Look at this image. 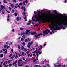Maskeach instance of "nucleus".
<instances>
[{
  "mask_svg": "<svg viewBox=\"0 0 67 67\" xmlns=\"http://www.w3.org/2000/svg\"><path fill=\"white\" fill-rule=\"evenodd\" d=\"M41 14V15H42V14H45V13H40V11H38L37 14H36L35 15V18L36 19V22L38 21H41V19H39V20H38V18H39V19H40L41 20H43L42 23H45V22H51V23H52L53 24H58V23L57 22H53L51 20L49 19L48 18L44 19V18H43L44 16L43 15H40Z\"/></svg>",
  "mask_w": 67,
  "mask_h": 67,
  "instance_id": "nucleus-1",
  "label": "nucleus"
},
{
  "mask_svg": "<svg viewBox=\"0 0 67 67\" xmlns=\"http://www.w3.org/2000/svg\"><path fill=\"white\" fill-rule=\"evenodd\" d=\"M30 32V30H27L26 31V34H28V35H30L31 34V35H35V37H36V38H38V36H40V35H43V36H45V35L48 34V33H50L51 32V30H48V29H47L46 30H45L43 32V34L42 35V33H41L40 34H37L36 32H33V31ZM28 32H29L28 33ZM37 35L36 36V35Z\"/></svg>",
  "mask_w": 67,
  "mask_h": 67,
  "instance_id": "nucleus-2",
  "label": "nucleus"
},
{
  "mask_svg": "<svg viewBox=\"0 0 67 67\" xmlns=\"http://www.w3.org/2000/svg\"><path fill=\"white\" fill-rule=\"evenodd\" d=\"M55 28L53 29V30H54V31H56V30H60L61 28H63V26H61L60 27H59L58 26L56 25H55Z\"/></svg>",
  "mask_w": 67,
  "mask_h": 67,
  "instance_id": "nucleus-3",
  "label": "nucleus"
},
{
  "mask_svg": "<svg viewBox=\"0 0 67 67\" xmlns=\"http://www.w3.org/2000/svg\"><path fill=\"white\" fill-rule=\"evenodd\" d=\"M53 12H55L54 13V14H55V15L56 16H62L61 15H62V14H59L58 13H57V12H56V10H53Z\"/></svg>",
  "mask_w": 67,
  "mask_h": 67,
  "instance_id": "nucleus-4",
  "label": "nucleus"
},
{
  "mask_svg": "<svg viewBox=\"0 0 67 67\" xmlns=\"http://www.w3.org/2000/svg\"><path fill=\"white\" fill-rule=\"evenodd\" d=\"M17 62H18V60H16L14 63H13V65L14 66V64H15L14 65L15 67H17V64H16V63H17Z\"/></svg>",
  "mask_w": 67,
  "mask_h": 67,
  "instance_id": "nucleus-5",
  "label": "nucleus"
},
{
  "mask_svg": "<svg viewBox=\"0 0 67 67\" xmlns=\"http://www.w3.org/2000/svg\"><path fill=\"white\" fill-rule=\"evenodd\" d=\"M23 14L24 15L25 17H24V19H25V21H27V19H26V16H25V12H23Z\"/></svg>",
  "mask_w": 67,
  "mask_h": 67,
  "instance_id": "nucleus-6",
  "label": "nucleus"
},
{
  "mask_svg": "<svg viewBox=\"0 0 67 67\" xmlns=\"http://www.w3.org/2000/svg\"><path fill=\"white\" fill-rule=\"evenodd\" d=\"M63 24L65 26L67 25V21L66 20H64V22L63 23Z\"/></svg>",
  "mask_w": 67,
  "mask_h": 67,
  "instance_id": "nucleus-7",
  "label": "nucleus"
},
{
  "mask_svg": "<svg viewBox=\"0 0 67 67\" xmlns=\"http://www.w3.org/2000/svg\"><path fill=\"white\" fill-rule=\"evenodd\" d=\"M1 8L2 9H4V8L5 10L6 9L5 7H4L3 5H1Z\"/></svg>",
  "mask_w": 67,
  "mask_h": 67,
  "instance_id": "nucleus-8",
  "label": "nucleus"
},
{
  "mask_svg": "<svg viewBox=\"0 0 67 67\" xmlns=\"http://www.w3.org/2000/svg\"><path fill=\"white\" fill-rule=\"evenodd\" d=\"M22 19L21 18H19V17H17L16 19L17 21H19L20 20H21Z\"/></svg>",
  "mask_w": 67,
  "mask_h": 67,
  "instance_id": "nucleus-9",
  "label": "nucleus"
},
{
  "mask_svg": "<svg viewBox=\"0 0 67 67\" xmlns=\"http://www.w3.org/2000/svg\"><path fill=\"white\" fill-rule=\"evenodd\" d=\"M30 45H31V44L30 43V42L29 43V44L27 45L28 47V48H30Z\"/></svg>",
  "mask_w": 67,
  "mask_h": 67,
  "instance_id": "nucleus-10",
  "label": "nucleus"
},
{
  "mask_svg": "<svg viewBox=\"0 0 67 67\" xmlns=\"http://www.w3.org/2000/svg\"><path fill=\"white\" fill-rule=\"evenodd\" d=\"M52 27V26L51 25L49 27V29H51V30H53V28H54V27H53V28H51Z\"/></svg>",
  "mask_w": 67,
  "mask_h": 67,
  "instance_id": "nucleus-11",
  "label": "nucleus"
},
{
  "mask_svg": "<svg viewBox=\"0 0 67 67\" xmlns=\"http://www.w3.org/2000/svg\"><path fill=\"white\" fill-rule=\"evenodd\" d=\"M23 65V63H22L20 64H18V66H19V67H21V66H22Z\"/></svg>",
  "mask_w": 67,
  "mask_h": 67,
  "instance_id": "nucleus-12",
  "label": "nucleus"
},
{
  "mask_svg": "<svg viewBox=\"0 0 67 67\" xmlns=\"http://www.w3.org/2000/svg\"><path fill=\"white\" fill-rule=\"evenodd\" d=\"M25 33L24 32L22 31L21 33V35H24Z\"/></svg>",
  "mask_w": 67,
  "mask_h": 67,
  "instance_id": "nucleus-13",
  "label": "nucleus"
},
{
  "mask_svg": "<svg viewBox=\"0 0 67 67\" xmlns=\"http://www.w3.org/2000/svg\"><path fill=\"white\" fill-rule=\"evenodd\" d=\"M62 24V23L60 22V23L58 24V25L59 26H63Z\"/></svg>",
  "mask_w": 67,
  "mask_h": 67,
  "instance_id": "nucleus-14",
  "label": "nucleus"
},
{
  "mask_svg": "<svg viewBox=\"0 0 67 67\" xmlns=\"http://www.w3.org/2000/svg\"><path fill=\"white\" fill-rule=\"evenodd\" d=\"M10 6L12 7V8H14V6L12 4H11Z\"/></svg>",
  "mask_w": 67,
  "mask_h": 67,
  "instance_id": "nucleus-15",
  "label": "nucleus"
},
{
  "mask_svg": "<svg viewBox=\"0 0 67 67\" xmlns=\"http://www.w3.org/2000/svg\"><path fill=\"white\" fill-rule=\"evenodd\" d=\"M27 51V49L24 48V52H26Z\"/></svg>",
  "mask_w": 67,
  "mask_h": 67,
  "instance_id": "nucleus-16",
  "label": "nucleus"
},
{
  "mask_svg": "<svg viewBox=\"0 0 67 67\" xmlns=\"http://www.w3.org/2000/svg\"><path fill=\"white\" fill-rule=\"evenodd\" d=\"M25 42L26 43H27V42H28V40H27V39H25Z\"/></svg>",
  "mask_w": 67,
  "mask_h": 67,
  "instance_id": "nucleus-17",
  "label": "nucleus"
},
{
  "mask_svg": "<svg viewBox=\"0 0 67 67\" xmlns=\"http://www.w3.org/2000/svg\"><path fill=\"white\" fill-rule=\"evenodd\" d=\"M23 46H25V43L24 42L23 43Z\"/></svg>",
  "mask_w": 67,
  "mask_h": 67,
  "instance_id": "nucleus-18",
  "label": "nucleus"
},
{
  "mask_svg": "<svg viewBox=\"0 0 67 67\" xmlns=\"http://www.w3.org/2000/svg\"><path fill=\"white\" fill-rule=\"evenodd\" d=\"M26 24L27 25H31V24L29 23H27Z\"/></svg>",
  "mask_w": 67,
  "mask_h": 67,
  "instance_id": "nucleus-19",
  "label": "nucleus"
},
{
  "mask_svg": "<svg viewBox=\"0 0 67 67\" xmlns=\"http://www.w3.org/2000/svg\"><path fill=\"white\" fill-rule=\"evenodd\" d=\"M39 65H35L34 66V67H38Z\"/></svg>",
  "mask_w": 67,
  "mask_h": 67,
  "instance_id": "nucleus-20",
  "label": "nucleus"
},
{
  "mask_svg": "<svg viewBox=\"0 0 67 67\" xmlns=\"http://www.w3.org/2000/svg\"><path fill=\"white\" fill-rule=\"evenodd\" d=\"M2 13L3 14H4V13H5V11L4 10H3L2 11Z\"/></svg>",
  "mask_w": 67,
  "mask_h": 67,
  "instance_id": "nucleus-21",
  "label": "nucleus"
},
{
  "mask_svg": "<svg viewBox=\"0 0 67 67\" xmlns=\"http://www.w3.org/2000/svg\"><path fill=\"white\" fill-rule=\"evenodd\" d=\"M18 48L19 49H21V48L20 47V45H18Z\"/></svg>",
  "mask_w": 67,
  "mask_h": 67,
  "instance_id": "nucleus-22",
  "label": "nucleus"
},
{
  "mask_svg": "<svg viewBox=\"0 0 67 67\" xmlns=\"http://www.w3.org/2000/svg\"><path fill=\"white\" fill-rule=\"evenodd\" d=\"M3 57V54H1L0 56V57L2 58Z\"/></svg>",
  "mask_w": 67,
  "mask_h": 67,
  "instance_id": "nucleus-23",
  "label": "nucleus"
},
{
  "mask_svg": "<svg viewBox=\"0 0 67 67\" xmlns=\"http://www.w3.org/2000/svg\"><path fill=\"white\" fill-rule=\"evenodd\" d=\"M15 15V16H17L18 15V14L16 13H14Z\"/></svg>",
  "mask_w": 67,
  "mask_h": 67,
  "instance_id": "nucleus-24",
  "label": "nucleus"
},
{
  "mask_svg": "<svg viewBox=\"0 0 67 67\" xmlns=\"http://www.w3.org/2000/svg\"><path fill=\"white\" fill-rule=\"evenodd\" d=\"M27 39L29 42L31 40V39L30 38H28Z\"/></svg>",
  "mask_w": 67,
  "mask_h": 67,
  "instance_id": "nucleus-25",
  "label": "nucleus"
},
{
  "mask_svg": "<svg viewBox=\"0 0 67 67\" xmlns=\"http://www.w3.org/2000/svg\"><path fill=\"white\" fill-rule=\"evenodd\" d=\"M22 55H23V56H24V55H25V54L24 53V52H22Z\"/></svg>",
  "mask_w": 67,
  "mask_h": 67,
  "instance_id": "nucleus-26",
  "label": "nucleus"
},
{
  "mask_svg": "<svg viewBox=\"0 0 67 67\" xmlns=\"http://www.w3.org/2000/svg\"><path fill=\"white\" fill-rule=\"evenodd\" d=\"M24 47L23 46H22L21 47V49H22V50H23V49H24Z\"/></svg>",
  "mask_w": 67,
  "mask_h": 67,
  "instance_id": "nucleus-27",
  "label": "nucleus"
},
{
  "mask_svg": "<svg viewBox=\"0 0 67 67\" xmlns=\"http://www.w3.org/2000/svg\"><path fill=\"white\" fill-rule=\"evenodd\" d=\"M7 45L6 44L4 46V48H7Z\"/></svg>",
  "mask_w": 67,
  "mask_h": 67,
  "instance_id": "nucleus-28",
  "label": "nucleus"
},
{
  "mask_svg": "<svg viewBox=\"0 0 67 67\" xmlns=\"http://www.w3.org/2000/svg\"><path fill=\"white\" fill-rule=\"evenodd\" d=\"M12 13H14V10L13 9V10H12Z\"/></svg>",
  "mask_w": 67,
  "mask_h": 67,
  "instance_id": "nucleus-29",
  "label": "nucleus"
},
{
  "mask_svg": "<svg viewBox=\"0 0 67 67\" xmlns=\"http://www.w3.org/2000/svg\"><path fill=\"white\" fill-rule=\"evenodd\" d=\"M23 4H24V5H25V1H24L23 2Z\"/></svg>",
  "mask_w": 67,
  "mask_h": 67,
  "instance_id": "nucleus-30",
  "label": "nucleus"
},
{
  "mask_svg": "<svg viewBox=\"0 0 67 67\" xmlns=\"http://www.w3.org/2000/svg\"><path fill=\"white\" fill-rule=\"evenodd\" d=\"M26 9H25V7H24V12H25L26 11Z\"/></svg>",
  "mask_w": 67,
  "mask_h": 67,
  "instance_id": "nucleus-31",
  "label": "nucleus"
},
{
  "mask_svg": "<svg viewBox=\"0 0 67 67\" xmlns=\"http://www.w3.org/2000/svg\"><path fill=\"white\" fill-rule=\"evenodd\" d=\"M20 29L21 30H23L24 29V28H23L22 27H20Z\"/></svg>",
  "mask_w": 67,
  "mask_h": 67,
  "instance_id": "nucleus-32",
  "label": "nucleus"
},
{
  "mask_svg": "<svg viewBox=\"0 0 67 67\" xmlns=\"http://www.w3.org/2000/svg\"><path fill=\"white\" fill-rule=\"evenodd\" d=\"M50 13H51V11H49L48 12V14H50Z\"/></svg>",
  "mask_w": 67,
  "mask_h": 67,
  "instance_id": "nucleus-33",
  "label": "nucleus"
},
{
  "mask_svg": "<svg viewBox=\"0 0 67 67\" xmlns=\"http://www.w3.org/2000/svg\"><path fill=\"white\" fill-rule=\"evenodd\" d=\"M33 56H34L35 57L36 56V55H35V54L34 53L32 54Z\"/></svg>",
  "mask_w": 67,
  "mask_h": 67,
  "instance_id": "nucleus-34",
  "label": "nucleus"
},
{
  "mask_svg": "<svg viewBox=\"0 0 67 67\" xmlns=\"http://www.w3.org/2000/svg\"><path fill=\"white\" fill-rule=\"evenodd\" d=\"M22 37H23L24 38H25V35H23V36Z\"/></svg>",
  "mask_w": 67,
  "mask_h": 67,
  "instance_id": "nucleus-35",
  "label": "nucleus"
},
{
  "mask_svg": "<svg viewBox=\"0 0 67 67\" xmlns=\"http://www.w3.org/2000/svg\"><path fill=\"white\" fill-rule=\"evenodd\" d=\"M66 18L64 20V21H67V16H66Z\"/></svg>",
  "mask_w": 67,
  "mask_h": 67,
  "instance_id": "nucleus-36",
  "label": "nucleus"
},
{
  "mask_svg": "<svg viewBox=\"0 0 67 67\" xmlns=\"http://www.w3.org/2000/svg\"><path fill=\"white\" fill-rule=\"evenodd\" d=\"M38 26V24H35L34 25V26Z\"/></svg>",
  "mask_w": 67,
  "mask_h": 67,
  "instance_id": "nucleus-37",
  "label": "nucleus"
},
{
  "mask_svg": "<svg viewBox=\"0 0 67 67\" xmlns=\"http://www.w3.org/2000/svg\"><path fill=\"white\" fill-rule=\"evenodd\" d=\"M46 66H47L48 67H50L49 65V64H47Z\"/></svg>",
  "mask_w": 67,
  "mask_h": 67,
  "instance_id": "nucleus-38",
  "label": "nucleus"
},
{
  "mask_svg": "<svg viewBox=\"0 0 67 67\" xmlns=\"http://www.w3.org/2000/svg\"><path fill=\"white\" fill-rule=\"evenodd\" d=\"M21 9H22V10H23V9H24V7L23 6H22L21 7Z\"/></svg>",
  "mask_w": 67,
  "mask_h": 67,
  "instance_id": "nucleus-39",
  "label": "nucleus"
},
{
  "mask_svg": "<svg viewBox=\"0 0 67 67\" xmlns=\"http://www.w3.org/2000/svg\"><path fill=\"white\" fill-rule=\"evenodd\" d=\"M13 1L14 2H15V3H16V0H13Z\"/></svg>",
  "mask_w": 67,
  "mask_h": 67,
  "instance_id": "nucleus-40",
  "label": "nucleus"
},
{
  "mask_svg": "<svg viewBox=\"0 0 67 67\" xmlns=\"http://www.w3.org/2000/svg\"><path fill=\"white\" fill-rule=\"evenodd\" d=\"M18 55H16V56L15 57V58H18Z\"/></svg>",
  "mask_w": 67,
  "mask_h": 67,
  "instance_id": "nucleus-41",
  "label": "nucleus"
},
{
  "mask_svg": "<svg viewBox=\"0 0 67 67\" xmlns=\"http://www.w3.org/2000/svg\"><path fill=\"white\" fill-rule=\"evenodd\" d=\"M22 3H20L19 4V5H22Z\"/></svg>",
  "mask_w": 67,
  "mask_h": 67,
  "instance_id": "nucleus-42",
  "label": "nucleus"
},
{
  "mask_svg": "<svg viewBox=\"0 0 67 67\" xmlns=\"http://www.w3.org/2000/svg\"><path fill=\"white\" fill-rule=\"evenodd\" d=\"M12 32H14V29H13L12 31Z\"/></svg>",
  "mask_w": 67,
  "mask_h": 67,
  "instance_id": "nucleus-43",
  "label": "nucleus"
},
{
  "mask_svg": "<svg viewBox=\"0 0 67 67\" xmlns=\"http://www.w3.org/2000/svg\"><path fill=\"white\" fill-rule=\"evenodd\" d=\"M44 62L43 61L41 63V64H42V65H44Z\"/></svg>",
  "mask_w": 67,
  "mask_h": 67,
  "instance_id": "nucleus-44",
  "label": "nucleus"
},
{
  "mask_svg": "<svg viewBox=\"0 0 67 67\" xmlns=\"http://www.w3.org/2000/svg\"><path fill=\"white\" fill-rule=\"evenodd\" d=\"M42 12H46L44 10H42Z\"/></svg>",
  "mask_w": 67,
  "mask_h": 67,
  "instance_id": "nucleus-45",
  "label": "nucleus"
},
{
  "mask_svg": "<svg viewBox=\"0 0 67 67\" xmlns=\"http://www.w3.org/2000/svg\"><path fill=\"white\" fill-rule=\"evenodd\" d=\"M36 61V59H34V60H33L34 63H35V62Z\"/></svg>",
  "mask_w": 67,
  "mask_h": 67,
  "instance_id": "nucleus-46",
  "label": "nucleus"
},
{
  "mask_svg": "<svg viewBox=\"0 0 67 67\" xmlns=\"http://www.w3.org/2000/svg\"><path fill=\"white\" fill-rule=\"evenodd\" d=\"M39 55H40L41 54H42V52H39Z\"/></svg>",
  "mask_w": 67,
  "mask_h": 67,
  "instance_id": "nucleus-47",
  "label": "nucleus"
},
{
  "mask_svg": "<svg viewBox=\"0 0 67 67\" xmlns=\"http://www.w3.org/2000/svg\"><path fill=\"white\" fill-rule=\"evenodd\" d=\"M12 64H10L9 65V67H10V66H12Z\"/></svg>",
  "mask_w": 67,
  "mask_h": 67,
  "instance_id": "nucleus-48",
  "label": "nucleus"
},
{
  "mask_svg": "<svg viewBox=\"0 0 67 67\" xmlns=\"http://www.w3.org/2000/svg\"><path fill=\"white\" fill-rule=\"evenodd\" d=\"M10 62H11V61L10 60H8V64H10Z\"/></svg>",
  "mask_w": 67,
  "mask_h": 67,
  "instance_id": "nucleus-49",
  "label": "nucleus"
},
{
  "mask_svg": "<svg viewBox=\"0 0 67 67\" xmlns=\"http://www.w3.org/2000/svg\"><path fill=\"white\" fill-rule=\"evenodd\" d=\"M12 43L11 42L9 44V45H12Z\"/></svg>",
  "mask_w": 67,
  "mask_h": 67,
  "instance_id": "nucleus-50",
  "label": "nucleus"
},
{
  "mask_svg": "<svg viewBox=\"0 0 67 67\" xmlns=\"http://www.w3.org/2000/svg\"><path fill=\"white\" fill-rule=\"evenodd\" d=\"M18 64H20V63H21V62L18 61Z\"/></svg>",
  "mask_w": 67,
  "mask_h": 67,
  "instance_id": "nucleus-51",
  "label": "nucleus"
},
{
  "mask_svg": "<svg viewBox=\"0 0 67 67\" xmlns=\"http://www.w3.org/2000/svg\"><path fill=\"white\" fill-rule=\"evenodd\" d=\"M6 50V49H3V51H5Z\"/></svg>",
  "mask_w": 67,
  "mask_h": 67,
  "instance_id": "nucleus-52",
  "label": "nucleus"
},
{
  "mask_svg": "<svg viewBox=\"0 0 67 67\" xmlns=\"http://www.w3.org/2000/svg\"><path fill=\"white\" fill-rule=\"evenodd\" d=\"M21 41H23V38H22L21 39Z\"/></svg>",
  "mask_w": 67,
  "mask_h": 67,
  "instance_id": "nucleus-53",
  "label": "nucleus"
},
{
  "mask_svg": "<svg viewBox=\"0 0 67 67\" xmlns=\"http://www.w3.org/2000/svg\"><path fill=\"white\" fill-rule=\"evenodd\" d=\"M7 2H6L5 1H4V3H7Z\"/></svg>",
  "mask_w": 67,
  "mask_h": 67,
  "instance_id": "nucleus-54",
  "label": "nucleus"
},
{
  "mask_svg": "<svg viewBox=\"0 0 67 67\" xmlns=\"http://www.w3.org/2000/svg\"><path fill=\"white\" fill-rule=\"evenodd\" d=\"M7 11V12L8 13H10V11H7V10H6Z\"/></svg>",
  "mask_w": 67,
  "mask_h": 67,
  "instance_id": "nucleus-55",
  "label": "nucleus"
},
{
  "mask_svg": "<svg viewBox=\"0 0 67 67\" xmlns=\"http://www.w3.org/2000/svg\"><path fill=\"white\" fill-rule=\"evenodd\" d=\"M38 23L39 24H40V23H42V21H40L38 22Z\"/></svg>",
  "mask_w": 67,
  "mask_h": 67,
  "instance_id": "nucleus-56",
  "label": "nucleus"
},
{
  "mask_svg": "<svg viewBox=\"0 0 67 67\" xmlns=\"http://www.w3.org/2000/svg\"><path fill=\"white\" fill-rule=\"evenodd\" d=\"M7 50H6L5 52V54H7Z\"/></svg>",
  "mask_w": 67,
  "mask_h": 67,
  "instance_id": "nucleus-57",
  "label": "nucleus"
},
{
  "mask_svg": "<svg viewBox=\"0 0 67 67\" xmlns=\"http://www.w3.org/2000/svg\"><path fill=\"white\" fill-rule=\"evenodd\" d=\"M2 8H0V12H1V10H2Z\"/></svg>",
  "mask_w": 67,
  "mask_h": 67,
  "instance_id": "nucleus-58",
  "label": "nucleus"
},
{
  "mask_svg": "<svg viewBox=\"0 0 67 67\" xmlns=\"http://www.w3.org/2000/svg\"><path fill=\"white\" fill-rule=\"evenodd\" d=\"M25 3H27L28 2V1L27 0H26L25 1Z\"/></svg>",
  "mask_w": 67,
  "mask_h": 67,
  "instance_id": "nucleus-59",
  "label": "nucleus"
},
{
  "mask_svg": "<svg viewBox=\"0 0 67 67\" xmlns=\"http://www.w3.org/2000/svg\"><path fill=\"white\" fill-rule=\"evenodd\" d=\"M9 20L10 19L9 18H8L7 19V21H9Z\"/></svg>",
  "mask_w": 67,
  "mask_h": 67,
  "instance_id": "nucleus-60",
  "label": "nucleus"
},
{
  "mask_svg": "<svg viewBox=\"0 0 67 67\" xmlns=\"http://www.w3.org/2000/svg\"><path fill=\"white\" fill-rule=\"evenodd\" d=\"M12 54H11L9 56V57H11V56H12Z\"/></svg>",
  "mask_w": 67,
  "mask_h": 67,
  "instance_id": "nucleus-61",
  "label": "nucleus"
},
{
  "mask_svg": "<svg viewBox=\"0 0 67 67\" xmlns=\"http://www.w3.org/2000/svg\"><path fill=\"white\" fill-rule=\"evenodd\" d=\"M9 9H10V11H11V7H9Z\"/></svg>",
  "mask_w": 67,
  "mask_h": 67,
  "instance_id": "nucleus-62",
  "label": "nucleus"
},
{
  "mask_svg": "<svg viewBox=\"0 0 67 67\" xmlns=\"http://www.w3.org/2000/svg\"><path fill=\"white\" fill-rule=\"evenodd\" d=\"M15 55L14 54L13 55V57H15Z\"/></svg>",
  "mask_w": 67,
  "mask_h": 67,
  "instance_id": "nucleus-63",
  "label": "nucleus"
},
{
  "mask_svg": "<svg viewBox=\"0 0 67 67\" xmlns=\"http://www.w3.org/2000/svg\"><path fill=\"white\" fill-rule=\"evenodd\" d=\"M32 56H33V54H32L30 55V57H32Z\"/></svg>",
  "mask_w": 67,
  "mask_h": 67,
  "instance_id": "nucleus-64",
  "label": "nucleus"
}]
</instances>
